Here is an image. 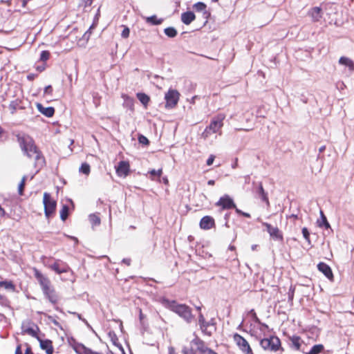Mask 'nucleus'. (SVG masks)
I'll list each match as a JSON object with an SVG mask.
<instances>
[{
  "label": "nucleus",
  "instance_id": "obj_1",
  "mask_svg": "<svg viewBox=\"0 0 354 354\" xmlns=\"http://www.w3.org/2000/svg\"><path fill=\"white\" fill-rule=\"evenodd\" d=\"M17 137L20 147L24 153L29 158H32L35 156V167L37 169V172H38L45 165L46 162L44 157L38 150L33 140L30 137L20 135H18Z\"/></svg>",
  "mask_w": 354,
  "mask_h": 354
},
{
  "label": "nucleus",
  "instance_id": "obj_2",
  "mask_svg": "<svg viewBox=\"0 0 354 354\" xmlns=\"http://www.w3.org/2000/svg\"><path fill=\"white\" fill-rule=\"evenodd\" d=\"M162 304L166 308L183 318L187 323L189 324L193 321L194 317L192 315L191 308L188 306L167 299H163Z\"/></svg>",
  "mask_w": 354,
  "mask_h": 354
},
{
  "label": "nucleus",
  "instance_id": "obj_3",
  "mask_svg": "<svg viewBox=\"0 0 354 354\" xmlns=\"http://www.w3.org/2000/svg\"><path fill=\"white\" fill-rule=\"evenodd\" d=\"M260 346L265 351L276 352L279 349L283 350L281 346V341L277 336H270L269 338H264L260 341Z\"/></svg>",
  "mask_w": 354,
  "mask_h": 354
},
{
  "label": "nucleus",
  "instance_id": "obj_4",
  "mask_svg": "<svg viewBox=\"0 0 354 354\" xmlns=\"http://www.w3.org/2000/svg\"><path fill=\"white\" fill-rule=\"evenodd\" d=\"M224 117L222 115H218L214 118L210 122V124L205 128L202 133V136L205 139L208 138L212 133L218 132L223 125V120Z\"/></svg>",
  "mask_w": 354,
  "mask_h": 354
},
{
  "label": "nucleus",
  "instance_id": "obj_5",
  "mask_svg": "<svg viewBox=\"0 0 354 354\" xmlns=\"http://www.w3.org/2000/svg\"><path fill=\"white\" fill-rule=\"evenodd\" d=\"M43 203L44 205V213L47 218L51 216L56 209V201L51 198L50 194L45 192L44 194Z\"/></svg>",
  "mask_w": 354,
  "mask_h": 354
},
{
  "label": "nucleus",
  "instance_id": "obj_6",
  "mask_svg": "<svg viewBox=\"0 0 354 354\" xmlns=\"http://www.w3.org/2000/svg\"><path fill=\"white\" fill-rule=\"evenodd\" d=\"M179 93L176 90L169 89L165 95V107L172 109L176 106L179 100Z\"/></svg>",
  "mask_w": 354,
  "mask_h": 354
},
{
  "label": "nucleus",
  "instance_id": "obj_7",
  "mask_svg": "<svg viewBox=\"0 0 354 354\" xmlns=\"http://www.w3.org/2000/svg\"><path fill=\"white\" fill-rule=\"evenodd\" d=\"M234 340L243 353L245 354H253L249 343L243 337L236 333L234 335Z\"/></svg>",
  "mask_w": 354,
  "mask_h": 354
},
{
  "label": "nucleus",
  "instance_id": "obj_8",
  "mask_svg": "<svg viewBox=\"0 0 354 354\" xmlns=\"http://www.w3.org/2000/svg\"><path fill=\"white\" fill-rule=\"evenodd\" d=\"M215 205L216 206L221 207L222 209L236 208V204L233 199L227 194L221 196Z\"/></svg>",
  "mask_w": 354,
  "mask_h": 354
},
{
  "label": "nucleus",
  "instance_id": "obj_9",
  "mask_svg": "<svg viewBox=\"0 0 354 354\" xmlns=\"http://www.w3.org/2000/svg\"><path fill=\"white\" fill-rule=\"evenodd\" d=\"M263 225L266 227L267 232L273 239L283 241V234L277 227H273L268 223H263Z\"/></svg>",
  "mask_w": 354,
  "mask_h": 354
},
{
  "label": "nucleus",
  "instance_id": "obj_10",
  "mask_svg": "<svg viewBox=\"0 0 354 354\" xmlns=\"http://www.w3.org/2000/svg\"><path fill=\"white\" fill-rule=\"evenodd\" d=\"M317 270L322 272L328 280L333 281L334 275L331 268L324 262H319L317 266Z\"/></svg>",
  "mask_w": 354,
  "mask_h": 354
},
{
  "label": "nucleus",
  "instance_id": "obj_11",
  "mask_svg": "<svg viewBox=\"0 0 354 354\" xmlns=\"http://www.w3.org/2000/svg\"><path fill=\"white\" fill-rule=\"evenodd\" d=\"M130 171V165L129 162L122 160L118 162L116 167V174L120 177H126Z\"/></svg>",
  "mask_w": 354,
  "mask_h": 354
},
{
  "label": "nucleus",
  "instance_id": "obj_12",
  "mask_svg": "<svg viewBox=\"0 0 354 354\" xmlns=\"http://www.w3.org/2000/svg\"><path fill=\"white\" fill-rule=\"evenodd\" d=\"M35 276L42 290H48V288L51 286L50 280L38 270H35Z\"/></svg>",
  "mask_w": 354,
  "mask_h": 354
},
{
  "label": "nucleus",
  "instance_id": "obj_13",
  "mask_svg": "<svg viewBox=\"0 0 354 354\" xmlns=\"http://www.w3.org/2000/svg\"><path fill=\"white\" fill-rule=\"evenodd\" d=\"M204 328H201L203 334L207 336H212L214 331L216 330V322L214 318H212L209 321L206 322Z\"/></svg>",
  "mask_w": 354,
  "mask_h": 354
},
{
  "label": "nucleus",
  "instance_id": "obj_14",
  "mask_svg": "<svg viewBox=\"0 0 354 354\" xmlns=\"http://www.w3.org/2000/svg\"><path fill=\"white\" fill-rule=\"evenodd\" d=\"M39 342L40 348L46 351V354H53L54 348L53 342L50 339H42L41 337L37 339Z\"/></svg>",
  "mask_w": 354,
  "mask_h": 354
},
{
  "label": "nucleus",
  "instance_id": "obj_15",
  "mask_svg": "<svg viewBox=\"0 0 354 354\" xmlns=\"http://www.w3.org/2000/svg\"><path fill=\"white\" fill-rule=\"evenodd\" d=\"M215 225L214 219L210 216H203L200 221V227L203 230H209Z\"/></svg>",
  "mask_w": 354,
  "mask_h": 354
},
{
  "label": "nucleus",
  "instance_id": "obj_16",
  "mask_svg": "<svg viewBox=\"0 0 354 354\" xmlns=\"http://www.w3.org/2000/svg\"><path fill=\"white\" fill-rule=\"evenodd\" d=\"M255 193L261 199L262 201L269 204L268 193L264 190L262 183L260 182L257 184V187H255Z\"/></svg>",
  "mask_w": 354,
  "mask_h": 354
},
{
  "label": "nucleus",
  "instance_id": "obj_17",
  "mask_svg": "<svg viewBox=\"0 0 354 354\" xmlns=\"http://www.w3.org/2000/svg\"><path fill=\"white\" fill-rule=\"evenodd\" d=\"M45 297L49 300V301L53 304H55L58 301V297L53 288H48V290H42Z\"/></svg>",
  "mask_w": 354,
  "mask_h": 354
},
{
  "label": "nucleus",
  "instance_id": "obj_18",
  "mask_svg": "<svg viewBox=\"0 0 354 354\" xmlns=\"http://www.w3.org/2000/svg\"><path fill=\"white\" fill-rule=\"evenodd\" d=\"M36 106L37 110L46 117L51 118L55 114V109L53 106L44 107L41 103H37Z\"/></svg>",
  "mask_w": 354,
  "mask_h": 354
},
{
  "label": "nucleus",
  "instance_id": "obj_19",
  "mask_svg": "<svg viewBox=\"0 0 354 354\" xmlns=\"http://www.w3.org/2000/svg\"><path fill=\"white\" fill-rule=\"evenodd\" d=\"M50 268L54 270L57 274H62L67 272L69 270V267L67 265H65L64 263L61 264L59 261H57L54 263L53 264L50 265Z\"/></svg>",
  "mask_w": 354,
  "mask_h": 354
},
{
  "label": "nucleus",
  "instance_id": "obj_20",
  "mask_svg": "<svg viewBox=\"0 0 354 354\" xmlns=\"http://www.w3.org/2000/svg\"><path fill=\"white\" fill-rule=\"evenodd\" d=\"M196 19V15L192 11H187L181 14V21L185 25L190 24Z\"/></svg>",
  "mask_w": 354,
  "mask_h": 354
},
{
  "label": "nucleus",
  "instance_id": "obj_21",
  "mask_svg": "<svg viewBox=\"0 0 354 354\" xmlns=\"http://www.w3.org/2000/svg\"><path fill=\"white\" fill-rule=\"evenodd\" d=\"M301 339L299 336L294 335L289 337V346L295 351L300 350Z\"/></svg>",
  "mask_w": 354,
  "mask_h": 354
},
{
  "label": "nucleus",
  "instance_id": "obj_22",
  "mask_svg": "<svg viewBox=\"0 0 354 354\" xmlns=\"http://www.w3.org/2000/svg\"><path fill=\"white\" fill-rule=\"evenodd\" d=\"M338 63L340 65L347 67L349 71H354V62L351 59L347 57L342 56L339 59Z\"/></svg>",
  "mask_w": 354,
  "mask_h": 354
},
{
  "label": "nucleus",
  "instance_id": "obj_23",
  "mask_svg": "<svg viewBox=\"0 0 354 354\" xmlns=\"http://www.w3.org/2000/svg\"><path fill=\"white\" fill-rule=\"evenodd\" d=\"M192 343H193L197 346V350L202 354H206V352L209 348L207 347L205 344V342L198 337L194 338L192 341Z\"/></svg>",
  "mask_w": 354,
  "mask_h": 354
},
{
  "label": "nucleus",
  "instance_id": "obj_24",
  "mask_svg": "<svg viewBox=\"0 0 354 354\" xmlns=\"http://www.w3.org/2000/svg\"><path fill=\"white\" fill-rule=\"evenodd\" d=\"M122 97L124 100L123 107L133 111L134 110V100L126 94H122Z\"/></svg>",
  "mask_w": 354,
  "mask_h": 354
},
{
  "label": "nucleus",
  "instance_id": "obj_25",
  "mask_svg": "<svg viewBox=\"0 0 354 354\" xmlns=\"http://www.w3.org/2000/svg\"><path fill=\"white\" fill-rule=\"evenodd\" d=\"M313 21H318L322 17V8L320 7H314L308 12Z\"/></svg>",
  "mask_w": 354,
  "mask_h": 354
},
{
  "label": "nucleus",
  "instance_id": "obj_26",
  "mask_svg": "<svg viewBox=\"0 0 354 354\" xmlns=\"http://www.w3.org/2000/svg\"><path fill=\"white\" fill-rule=\"evenodd\" d=\"M35 328L28 327L22 331V334H28L37 339H39L40 337L38 335V332L40 331L39 328L37 325L34 324Z\"/></svg>",
  "mask_w": 354,
  "mask_h": 354
},
{
  "label": "nucleus",
  "instance_id": "obj_27",
  "mask_svg": "<svg viewBox=\"0 0 354 354\" xmlns=\"http://www.w3.org/2000/svg\"><path fill=\"white\" fill-rule=\"evenodd\" d=\"M22 100L17 98L15 100L10 102L9 104V109L10 110V113L12 114L15 113L17 109H24V107L21 106Z\"/></svg>",
  "mask_w": 354,
  "mask_h": 354
},
{
  "label": "nucleus",
  "instance_id": "obj_28",
  "mask_svg": "<svg viewBox=\"0 0 354 354\" xmlns=\"http://www.w3.org/2000/svg\"><path fill=\"white\" fill-rule=\"evenodd\" d=\"M69 344L73 347L77 354H83L79 348L80 346H85L83 344L77 342L73 337L68 339Z\"/></svg>",
  "mask_w": 354,
  "mask_h": 354
},
{
  "label": "nucleus",
  "instance_id": "obj_29",
  "mask_svg": "<svg viewBox=\"0 0 354 354\" xmlns=\"http://www.w3.org/2000/svg\"><path fill=\"white\" fill-rule=\"evenodd\" d=\"M320 218L321 221H317L318 226L320 227H324L325 229H330V225L326 218V216L322 210L320 211Z\"/></svg>",
  "mask_w": 354,
  "mask_h": 354
},
{
  "label": "nucleus",
  "instance_id": "obj_30",
  "mask_svg": "<svg viewBox=\"0 0 354 354\" xmlns=\"http://www.w3.org/2000/svg\"><path fill=\"white\" fill-rule=\"evenodd\" d=\"M137 98L139 100V101L145 106H147L148 103L150 101V97L149 95L144 93H138L136 94Z\"/></svg>",
  "mask_w": 354,
  "mask_h": 354
},
{
  "label": "nucleus",
  "instance_id": "obj_31",
  "mask_svg": "<svg viewBox=\"0 0 354 354\" xmlns=\"http://www.w3.org/2000/svg\"><path fill=\"white\" fill-rule=\"evenodd\" d=\"M3 287L6 290H10L12 292L15 290V286L11 281H0V288Z\"/></svg>",
  "mask_w": 354,
  "mask_h": 354
},
{
  "label": "nucleus",
  "instance_id": "obj_32",
  "mask_svg": "<svg viewBox=\"0 0 354 354\" xmlns=\"http://www.w3.org/2000/svg\"><path fill=\"white\" fill-rule=\"evenodd\" d=\"M163 19H158L156 15H152L146 18V22L151 25H160Z\"/></svg>",
  "mask_w": 354,
  "mask_h": 354
},
{
  "label": "nucleus",
  "instance_id": "obj_33",
  "mask_svg": "<svg viewBox=\"0 0 354 354\" xmlns=\"http://www.w3.org/2000/svg\"><path fill=\"white\" fill-rule=\"evenodd\" d=\"M88 218L93 227L99 225L100 224V218L95 214H90Z\"/></svg>",
  "mask_w": 354,
  "mask_h": 354
},
{
  "label": "nucleus",
  "instance_id": "obj_34",
  "mask_svg": "<svg viewBox=\"0 0 354 354\" xmlns=\"http://www.w3.org/2000/svg\"><path fill=\"white\" fill-rule=\"evenodd\" d=\"M69 214V207L67 205H64L60 211V218L64 221L66 220Z\"/></svg>",
  "mask_w": 354,
  "mask_h": 354
},
{
  "label": "nucleus",
  "instance_id": "obj_35",
  "mask_svg": "<svg viewBox=\"0 0 354 354\" xmlns=\"http://www.w3.org/2000/svg\"><path fill=\"white\" fill-rule=\"evenodd\" d=\"M324 346L322 344L314 345L308 353V354H319L324 350Z\"/></svg>",
  "mask_w": 354,
  "mask_h": 354
},
{
  "label": "nucleus",
  "instance_id": "obj_36",
  "mask_svg": "<svg viewBox=\"0 0 354 354\" xmlns=\"http://www.w3.org/2000/svg\"><path fill=\"white\" fill-rule=\"evenodd\" d=\"M164 32L168 37L170 38L175 37L178 34L177 30L174 27L166 28L164 30Z\"/></svg>",
  "mask_w": 354,
  "mask_h": 354
},
{
  "label": "nucleus",
  "instance_id": "obj_37",
  "mask_svg": "<svg viewBox=\"0 0 354 354\" xmlns=\"http://www.w3.org/2000/svg\"><path fill=\"white\" fill-rule=\"evenodd\" d=\"M149 174H150V178L151 180H155L156 178H160L162 174V169H159L158 170L151 169L149 171Z\"/></svg>",
  "mask_w": 354,
  "mask_h": 354
},
{
  "label": "nucleus",
  "instance_id": "obj_38",
  "mask_svg": "<svg viewBox=\"0 0 354 354\" xmlns=\"http://www.w3.org/2000/svg\"><path fill=\"white\" fill-rule=\"evenodd\" d=\"M79 171L80 173H82L85 175H88L91 171L90 165L87 162H84L81 165Z\"/></svg>",
  "mask_w": 354,
  "mask_h": 354
},
{
  "label": "nucleus",
  "instance_id": "obj_39",
  "mask_svg": "<svg viewBox=\"0 0 354 354\" xmlns=\"http://www.w3.org/2000/svg\"><path fill=\"white\" fill-rule=\"evenodd\" d=\"M193 8L195 9L196 12H203L206 9L207 6L203 2H197L194 4Z\"/></svg>",
  "mask_w": 354,
  "mask_h": 354
},
{
  "label": "nucleus",
  "instance_id": "obj_40",
  "mask_svg": "<svg viewBox=\"0 0 354 354\" xmlns=\"http://www.w3.org/2000/svg\"><path fill=\"white\" fill-rule=\"evenodd\" d=\"M80 348H79V350H80L83 354H102L98 352L93 351L91 348H87L86 346H80ZM111 354L113 353L111 352Z\"/></svg>",
  "mask_w": 354,
  "mask_h": 354
},
{
  "label": "nucleus",
  "instance_id": "obj_41",
  "mask_svg": "<svg viewBox=\"0 0 354 354\" xmlns=\"http://www.w3.org/2000/svg\"><path fill=\"white\" fill-rule=\"evenodd\" d=\"M26 180V176H24L22 178L21 181L19 184V186H18V193H19V194L20 196H22L24 194V190Z\"/></svg>",
  "mask_w": 354,
  "mask_h": 354
},
{
  "label": "nucleus",
  "instance_id": "obj_42",
  "mask_svg": "<svg viewBox=\"0 0 354 354\" xmlns=\"http://www.w3.org/2000/svg\"><path fill=\"white\" fill-rule=\"evenodd\" d=\"M145 315L142 313V310L139 309V319L140 324L143 328H145L147 326V324L145 322Z\"/></svg>",
  "mask_w": 354,
  "mask_h": 354
},
{
  "label": "nucleus",
  "instance_id": "obj_43",
  "mask_svg": "<svg viewBox=\"0 0 354 354\" xmlns=\"http://www.w3.org/2000/svg\"><path fill=\"white\" fill-rule=\"evenodd\" d=\"M301 232H302L303 236L306 239V241H308V243H310V232L308 231V228L306 227H303L301 230Z\"/></svg>",
  "mask_w": 354,
  "mask_h": 354
},
{
  "label": "nucleus",
  "instance_id": "obj_44",
  "mask_svg": "<svg viewBox=\"0 0 354 354\" xmlns=\"http://www.w3.org/2000/svg\"><path fill=\"white\" fill-rule=\"evenodd\" d=\"M295 290V287L293 286H290L288 292V301H290V302H292V301H293Z\"/></svg>",
  "mask_w": 354,
  "mask_h": 354
},
{
  "label": "nucleus",
  "instance_id": "obj_45",
  "mask_svg": "<svg viewBox=\"0 0 354 354\" xmlns=\"http://www.w3.org/2000/svg\"><path fill=\"white\" fill-rule=\"evenodd\" d=\"M50 53L48 50H42L40 54V60L46 62L49 59Z\"/></svg>",
  "mask_w": 354,
  "mask_h": 354
},
{
  "label": "nucleus",
  "instance_id": "obj_46",
  "mask_svg": "<svg viewBox=\"0 0 354 354\" xmlns=\"http://www.w3.org/2000/svg\"><path fill=\"white\" fill-rule=\"evenodd\" d=\"M68 313L73 315H75L80 320H81L82 322H84L88 327H91V326L88 324V322H87V320L86 319L83 318L82 317L81 314H79L78 313H76V312H71V311H69Z\"/></svg>",
  "mask_w": 354,
  "mask_h": 354
},
{
  "label": "nucleus",
  "instance_id": "obj_47",
  "mask_svg": "<svg viewBox=\"0 0 354 354\" xmlns=\"http://www.w3.org/2000/svg\"><path fill=\"white\" fill-rule=\"evenodd\" d=\"M138 142L140 143V144H142V145H147L149 144V141L148 140V138L143 136V135H139L138 136Z\"/></svg>",
  "mask_w": 354,
  "mask_h": 354
},
{
  "label": "nucleus",
  "instance_id": "obj_48",
  "mask_svg": "<svg viewBox=\"0 0 354 354\" xmlns=\"http://www.w3.org/2000/svg\"><path fill=\"white\" fill-rule=\"evenodd\" d=\"M198 324L200 326V328H204V324H205V319L204 318L203 315L201 313H199L198 315Z\"/></svg>",
  "mask_w": 354,
  "mask_h": 354
},
{
  "label": "nucleus",
  "instance_id": "obj_49",
  "mask_svg": "<svg viewBox=\"0 0 354 354\" xmlns=\"http://www.w3.org/2000/svg\"><path fill=\"white\" fill-rule=\"evenodd\" d=\"M48 317V319L55 326L60 328L61 329H62V327L61 326V324L51 315H48L47 316Z\"/></svg>",
  "mask_w": 354,
  "mask_h": 354
},
{
  "label": "nucleus",
  "instance_id": "obj_50",
  "mask_svg": "<svg viewBox=\"0 0 354 354\" xmlns=\"http://www.w3.org/2000/svg\"><path fill=\"white\" fill-rule=\"evenodd\" d=\"M235 209V212L236 214H238L239 215H241V216H243L244 217H246V218H250L251 216L249 213H247V212H243L242 210L239 209V208H237L236 207V208H234Z\"/></svg>",
  "mask_w": 354,
  "mask_h": 354
},
{
  "label": "nucleus",
  "instance_id": "obj_51",
  "mask_svg": "<svg viewBox=\"0 0 354 354\" xmlns=\"http://www.w3.org/2000/svg\"><path fill=\"white\" fill-rule=\"evenodd\" d=\"M130 30L128 27H124L123 30L122 31L121 36L122 38H127L129 36Z\"/></svg>",
  "mask_w": 354,
  "mask_h": 354
},
{
  "label": "nucleus",
  "instance_id": "obj_52",
  "mask_svg": "<svg viewBox=\"0 0 354 354\" xmlns=\"http://www.w3.org/2000/svg\"><path fill=\"white\" fill-rule=\"evenodd\" d=\"M250 314L252 315V318L254 319V321L256 322V323H258V324H260L261 322H260V319H259V317H257L255 311L254 309H252L250 311Z\"/></svg>",
  "mask_w": 354,
  "mask_h": 354
},
{
  "label": "nucleus",
  "instance_id": "obj_53",
  "mask_svg": "<svg viewBox=\"0 0 354 354\" xmlns=\"http://www.w3.org/2000/svg\"><path fill=\"white\" fill-rule=\"evenodd\" d=\"M182 352L183 354H196L195 351L192 348H189L187 347H183Z\"/></svg>",
  "mask_w": 354,
  "mask_h": 354
},
{
  "label": "nucleus",
  "instance_id": "obj_54",
  "mask_svg": "<svg viewBox=\"0 0 354 354\" xmlns=\"http://www.w3.org/2000/svg\"><path fill=\"white\" fill-rule=\"evenodd\" d=\"M8 302V299L6 296L0 294V304L2 306L6 305Z\"/></svg>",
  "mask_w": 354,
  "mask_h": 354
},
{
  "label": "nucleus",
  "instance_id": "obj_55",
  "mask_svg": "<svg viewBox=\"0 0 354 354\" xmlns=\"http://www.w3.org/2000/svg\"><path fill=\"white\" fill-rule=\"evenodd\" d=\"M53 93V87L51 85H48L44 88V94L51 95Z\"/></svg>",
  "mask_w": 354,
  "mask_h": 354
},
{
  "label": "nucleus",
  "instance_id": "obj_56",
  "mask_svg": "<svg viewBox=\"0 0 354 354\" xmlns=\"http://www.w3.org/2000/svg\"><path fill=\"white\" fill-rule=\"evenodd\" d=\"M214 158H215V157H214V156H213V155H210V156H209V158H207V160L206 164H207L208 166L212 165V163H213V162H214Z\"/></svg>",
  "mask_w": 354,
  "mask_h": 354
},
{
  "label": "nucleus",
  "instance_id": "obj_57",
  "mask_svg": "<svg viewBox=\"0 0 354 354\" xmlns=\"http://www.w3.org/2000/svg\"><path fill=\"white\" fill-rule=\"evenodd\" d=\"M203 18L206 19V21L209 19L210 17V12L205 9V10L203 11Z\"/></svg>",
  "mask_w": 354,
  "mask_h": 354
},
{
  "label": "nucleus",
  "instance_id": "obj_58",
  "mask_svg": "<svg viewBox=\"0 0 354 354\" xmlns=\"http://www.w3.org/2000/svg\"><path fill=\"white\" fill-rule=\"evenodd\" d=\"M37 76V75L34 73H30L27 75V80L29 81H32Z\"/></svg>",
  "mask_w": 354,
  "mask_h": 354
},
{
  "label": "nucleus",
  "instance_id": "obj_59",
  "mask_svg": "<svg viewBox=\"0 0 354 354\" xmlns=\"http://www.w3.org/2000/svg\"><path fill=\"white\" fill-rule=\"evenodd\" d=\"M122 263L126 264L128 266H129L131 265V259H129V258H124V259H122Z\"/></svg>",
  "mask_w": 354,
  "mask_h": 354
},
{
  "label": "nucleus",
  "instance_id": "obj_60",
  "mask_svg": "<svg viewBox=\"0 0 354 354\" xmlns=\"http://www.w3.org/2000/svg\"><path fill=\"white\" fill-rule=\"evenodd\" d=\"M15 354H22L21 345L20 344L17 346Z\"/></svg>",
  "mask_w": 354,
  "mask_h": 354
},
{
  "label": "nucleus",
  "instance_id": "obj_61",
  "mask_svg": "<svg viewBox=\"0 0 354 354\" xmlns=\"http://www.w3.org/2000/svg\"><path fill=\"white\" fill-rule=\"evenodd\" d=\"M91 28H92V26H91L89 29H91ZM91 32H90V30H87V31L84 33V35L83 37H84V39H86V40H88V39H89L90 35H91Z\"/></svg>",
  "mask_w": 354,
  "mask_h": 354
},
{
  "label": "nucleus",
  "instance_id": "obj_62",
  "mask_svg": "<svg viewBox=\"0 0 354 354\" xmlns=\"http://www.w3.org/2000/svg\"><path fill=\"white\" fill-rule=\"evenodd\" d=\"M159 182L163 183L165 185H167L169 183V180L167 176L162 177L161 179H159Z\"/></svg>",
  "mask_w": 354,
  "mask_h": 354
},
{
  "label": "nucleus",
  "instance_id": "obj_63",
  "mask_svg": "<svg viewBox=\"0 0 354 354\" xmlns=\"http://www.w3.org/2000/svg\"><path fill=\"white\" fill-rule=\"evenodd\" d=\"M6 216V211L0 205V216L1 218L4 217Z\"/></svg>",
  "mask_w": 354,
  "mask_h": 354
},
{
  "label": "nucleus",
  "instance_id": "obj_64",
  "mask_svg": "<svg viewBox=\"0 0 354 354\" xmlns=\"http://www.w3.org/2000/svg\"><path fill=\"white\" fill-rule=\"evenodd\" d=\"M169 354H176L174 349L172 347L169 348Z\"/></svg>",
  "mask_w": 354,
  "mask_h": 354
}]
</instances>
